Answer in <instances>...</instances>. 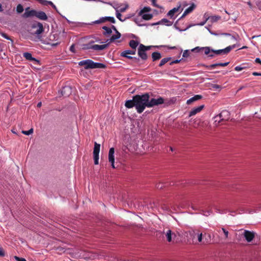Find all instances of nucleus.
Wrapping results in <instances>:
<instances>
[{
    "label": "nucleus",
    "mask_w": 261,
    "mask_h": 261,
    "mask_svg": "<svg viewBox=\"0 0 261 261\" xmlns=\"http://www.w3.org/2000/svg\"><path fill=\"white\" fill-rule=\"evenodd\" d=\"M106 21H110L112 23H115L116 22V20L114 17L111 16H106L100 18L98 20L93 22V23L99 24L105 23Z\"/></svg>",
    "instance_id": "8"
},
{
    "label": "nucleus",
    "mask_w": 261,
    "mask_h": 261,
    "mask_svg": "<svg viewBox=\"0 0 261 261\" xmlns=\"http://www.w3.org/2000/svg\"><path fill=\"white\" fill-rule=\"evenodd\" d=\"M221 230L223 232L224 235H225V238L226 239L228 238V231L227 230H226L225 229H224V228H221ZM220 231L221 230H219L218 231L219 232H220Z\"/></svg>",
    "instance_id": "42"
},
{
    "label": "nucleus",
    "mask_w": 261,
    "mask_h": 261,
    "mask_svg": "<svg viewBox=\"0 0 261 261\" xmlns=\"http://www.w3.org/2000/svg\"><path fill=\"white\" fill-rule=\"evenodd\" d=\"M173 235H174V236H175V234L173 233L171 230L169 229L167 231L165 236H166L167 240L168 242H171L172 241Z\"/></svg>",
    "instance_id": "30"
},
{
    "label": "nucleus",
    "mask_w": 261,
    "mask_h": 261,
    "mask_svg": "<svg viewBox=\"0 0 261 261\" xmlns=\"http://www.w3.org/2000/svg\"><path fill=\"white\" fill-rule=\"evenodd\" d=\"M156 0H152V4L153 6L159 8V6L156 4Z\"/></svg>",
    "instance_id": "60"
},
{
    "label": "nucleus",
    "mask_w": 261,
    "mask_h": 261,
    "mask_svg": "<svg viewBox=\"0 0 261 261\" xmlns=\"http://www.w3.org/2000/svg\"><path fill=\"white\" fill-rule=\"evenodd\" d=\"M125 58H126L129 59H134L135 60V61L137 62L139 60V58H137L136 57H133L132 56H128V55H126V57H124Z\"/></svg>",
    "instance_id": "47"
},
{
    "label": "nucleus",
    "mask_w": 261,
    "mask_h": 261,
    "mask_svg": "<svg viewBox=\"0 0 261 261\" xmlns=\"http://www.w3.org/2000/svg\"><path fill=\"white\" fill-rule=\"evenodd\" d=\"M102 29H103L105 31L103 32V35L105 36H106V37L110 36L112 33V29L110 28H109L108 27L103 26L102 27Z\"/></svg>",
    "instance_id": "25"
},
{
    "label": "nucleus",
    "mask_w": 261,
    "mask_h": 261,
    "mask_svg": "<svg viewBox=\"0 0 261 261\" xmlns=\"http://www.w3.org/2000/svg\"><path fill=\"white\" fill-rule=\"evenodd\" d=\"M140 45H141V47H143V48L144 49L145 52L147 50H149L151 47V46H145L144 45H143L142 44H141Z\"/></svg>",
    "instance_id": "45"
},
{
    "label": "nucleus",
    "mask_w": 261,
    "mask_h": 261,
    "mask_svg": "<svg viewBox=\"0 0 261 261\" xmlns=\"http://www.w3.org/2000/svg\"><path fill=\"white\" fill-rule=\"evenodd\" d=\"M115 33H116L115 35H112L111 36V37L110 38V42H113L116 40H117L121 37V35L119 32H116Z\"/></svg>",
    "instance_id": "33"
},
{
    "label": "nucleus",
    "mask_w": 261,
    "mask_h": 261,
    "mask_svg": "<svg viewBox=\"0 0 261 261\" xmlns=\"http://www.w3.org/2000/svg\"><path fill=\"white\" fill-rule=\"evenodd\" d=\"M171 60V57H167V58H165L162 59L159 65V67L163 66L164 65H165L168 62L170 61Z\"/></svg>",
    "instance_id": "34"
},
{
    "label": "nucleus",
    "mask_w": 261,
    "mask_h": 261,
    "mask_svg": "<svg viewBox=\"0 0 261 261\" xmlns=\"http://www.w3.org/2000/svg\"><path fill=\"white\" fill-rule=\"evenodd\" d=\"M213 119L214 120V124L215 126H218V125L223 124V122L222 121V119H221V118L219 117L218 115L215 116L213 118Z\"/></svg>",
    "instance_id": "29"
},
{
    "label": "nucleus",
    "mask_w": 261,
    "mask_h": 261,
    "mask_svg": "<svg viewBox=\"0 0 261 261\" xmlns=\"http://www.w3.org/2000/svg\"><path fill=\"white\" fill-rule=\"evenodd\" d=\"M139 45V42L134 40H131L129 42V45L132 49L136 50V48Z\"/></svg>",
    "instance_id": "31"
},
{
    "label": "nucleus",
    "mask_w": 261,
    "mask_h": 261,
    "mask_svg": "<svg viewBox=\"0 0 261 261\" xmlns=\"http://www.w3.org/2000/svg\"><path fill=\"white\" fill-rule=\"evenodd\" d=\"M116 17L119 20H120L121 21H124L125 19H121V16H122V15L121 14V13L119 12V11L118 12H116Z\"/></svg>",
    "instance_id": "44"
},
{
    "label": "nucleus",
    "mask_w": 261,
    "mask_h": 261,
    "mask_svg": "<svg viewBox=\"0 0 261 261\" xmlns=\"http://www.w3.org/2000/svg\"><path fill=\"white\" fill-rule=\"evenodd\" d=\"M201 50H203L205 55H208L211 51V48L210 47H196L192 49V51L195 53H199Z\"/></svg>",
    "instance_id": "13"
},
{
    "label": "nucleus",
    "mask_w": 261,
    "mask_h": 261,
    "mask_svg": "<svg viewBox=\"0 0 261 261\" xmlns=\"http://www.w3.org/2000/svg\"><path fill=\"white\" fill-rule=\"evenodd\" d=\"M165 24L167 26H171L173 24V22L172 21H170L168 20V19L166 18H163L161 20L159 21V22L154 23V24Z\"/></svg>",
    "instance_id": "23"
},
{
    "label": "nucleus",
    "mask_w": 261,
    "mask_h": 261,
    "mask_svg": "<svg viewBox=\"0 0 261 261\" xmlns=\"http://www.w3.org/2000/svg\"><path fill=\"white\" fill-rule=\"evenodd\" d=\"M204 122L200 119H196L194 120L193 126L194 128H198L199 127H203Z\"/></svg>",
    "instance_id": "24"
},
{
    "label": "nucleus",
    "mask_w": 261,
    "mask_h": 261,
    "mask_svg": "<svg viewBox=\"0 0 261 261\" xmlns=\"http://www.w3.org/2000/svg\"><path fill=\"white\" fill-rule=\"evenodd\" d=\"M243 236L248 242H251L255 237V233L253 231L245 230L243 233Z\"/></svg>",
    "instance_id": "10"
},
{
    "label": "nucleus",
    "mask_w": 261,
    "mask_h": 261,
    "mask_svg": "<svg viewBox=\"0 0 261 261\" xmlns=\"http://www.w3.org/2000/svg\"><path fill=\"white\" fill-rule=\"evenodd\" d=\"M245 68L244 67H241V66H236L235 68H234V70L237 71H241L243 69H244Z\"/></svg>",
    "instance_id": "48"
},
{
    "label": "nucleus",
    "mask_w": 261,
    "mask_h": 261,
    "mask_svg": "<svg viewBox=\"0 0 261 261\" xmlns=\"http://www.w3.org/2000/svg\"><path fill=\"white\" fill-rule=\"evenodd\" d=\"M255 63H259L261 65V60H260L259 58H256L255 60Z\"/></svg>",
    "instance_id": "62"
},
{
    "label": "nucleus",
    "mask_w": 261,
    "mask_h": 261,
    "mask_svg": "<svg viewBox=\"0 0 261 261\" xmlns=\"http://www.w3.org/2000/svg\"><path fill=\"white\" fill-rule=\"evenodd\" d=\"M156 188L159 189H162L166 187V184L159 183L156 186Z\"/></svg>",
    "instance_id": "43"
},
{
    "label": "nucleus",
    "mask_w": 261,
    "mask_h": 261,
    "mask_svg": "<svg viewBox=\"0 0 261 261\" xmlns=\"http://www.w3.org/2000/svg\"><path fill=\"white\" fill-rule=\"evenodd\" d=\"M136 54V50L132 49V50H126L122 51L120 56L121 57H126V55H135Z\"/></svg>",
    "instance_id": "28"
},
{
    "label": "nucleus",
    "mask_w": 261,
    "mask_h": 261,
    "mask_svg": "<svg viewBox=\"0 0 261 261\" xmlns=\"http://www.w3.org/2000/svg\"><path fill=\"white\" fill-rule=\"evenodd\" d=\"M180 8V5H179L177 7L173 8L168 12L167 15L169 16L170 18H172L174 14L179 11Z\"/></svg>",
    "instance_id": "20"
},
{
    "label": "nucleus",
    "mask_w": 261,
    "mask_h": 261,
    "mask_svg": "<svg viewBox=\"0 0 261 261\" xmlns=\"http://www.w3.org/2000/svg\"><path fill=\"white\" fill-rule=\"evenodd\" d=\"M202 96L201 95H196L187 101V104L190 105L194 101L201 99Z\"/></svg>",
    "instance_id": "21"
},
{
    "label": "nucleus",
    "mask_w": 261,
    "mask_h": 261,
    "mask_svg": "<svg viewBox=\"0 0 261 261\" xmlns=\"http://www.w3.org/2000/svg\"><path fill=\"white\" fill-rule=\"evenodd\" d=\"M106 21H110L112 23H115L116 22V20L114 17L111 16H106L100 18L98 20L93 22V23L99 24L105 23Z\"/></svg>",
    "instance_id": "7"
},
{
    "label": "nucleus",
    "mask_w": 261,
    "mask_h": 261,
    "mask_svg": "<svg viewBox=\"0 0 261 261\" xmlns=\"http://www.w3.org/2000/svg\"><path fill=\"white\" fill-rule=\"evenodd\" d=\"M100 145L96 142L94 143V147L93 149V158L94 164L95 165L98 164L99 161V153L100 151Z\"/></svg>",
    "instance_id": "5"
},
{
    "label": "nucleus",
    "mask_w": 261,
    "mask_h": 261,
    "mask_svg": "<svg viewBox=\"0 0 261 261\" xmlns=\"http://www.w3.org/2000/svg\"><path fill=\"white\" fill-rule=\"evenodd\" d=\"M110 28L112 29V30H114V31L115 32V33H116V32H118V30H117V29H116V27H115V26H114V25H111V28Z\"/></svg>",
    "instance_id": "59"
},
{
    "label": "nucleus",
    "mask_w": 261,
    "mask_h": 261,
    "mask_svg": "<svg viewBox=\"0 0 261 261\" xmlns=\"http://www.w3.org/2000/svg\"><path fill=\"white\" fill-rule=\"evenodd\" d=\"M34 132L33 128H31L29 130H22V133L25 135H30L32 134Z\"/></svg>",
    "instance_id": "39"
},
{
    "label": "nucleus",
    "mask_w": 261,
    "mask_h": 261,
    "mask_svg": "<svg viewBox=\"0 0 261 261\" xmlns=\"http://www.w3.org/2000/svg\"><path fill=\"white\" fill-rule=\"evenodd\" d=\"M24 18L36 17L41 20H47L48 17L46 13L42 11H36L35 10L31 9L30 7L25 9V12L22 15Z\"/></svg>",
    "instance_id": "2"
},
{
    "label": "nucleus",
    "mask_w": 261,
    "mask_h": 261,
    "mask_svg": "<svg viewBox=\"0 0 261 261\" xmlns=\"http://www.w3.org/2000/svg\"><path fill=\"white\" fill-rule=\"evenodd\" d=\"M114 152L115 149L114 148L112 147L110 149L109 151V161L111 163V166L113 168L115 169V167L114 165Z\"/></svg>",
    "instance_id": "12"
},
{
    "label": "nucleus",
    "mask_w": 261,
    "mask_h": 261,
    "mask_svg": "<svg viewBox=\"0 0 261 261\" xmlns=\"http://www.w3.org/2000/svg\"><path fill=\"white\" fill-rule=\"evenodd\" d=\"M23 56L27 60L33 61L36 63H39V61L36 59L35 58H33L32 56V54L28 52H25L23 54Z\"/></svg>",
    "instance_id": "19"
},
{
    "label": "nucleus",
    "mask_w": 261,
    "mask_h": 261,
    "mask_svg": "<svg viewBox=\"0 0 261 261\" xmlns=\"http://www.w3.org/2000/svg\"><path fill=\"white\" fill-rule=\"evenodd\" d=\"M49 1H46V0H40L39 3L43 5H48V2H49Z\"/></svg>",
    "instance_id": "52"
},
{
    "label": "nucleus",
    "mask_w": 261,
    "mask_h": 261,
    "mask_svg": "<svg viewBox=\"0 0 261 261\" xmlns=\"http://www.w3.org/2000/svg\"><path fill=\"white\" fill-rule=\"evenodd\" d=\"M149 98V94L147 93L142 95H136L133 97V99L125 101V106L128 109L135 107L137 112L140 114L146 107L148 108V100Z\"/></svg>",
    "instance_id": "1"
},
{
    "label": "nucleus",
    "mask_w": 261,
    "mask_h": 261,
    "mask_svg": "<svg viewBox=\"0 0 261 261\" xmlns=\"http://www.w3.org/2000/svg\"><path fill=\"white\" fill-rule=\"evenodd\" d=\"M207 55L208 56V57L212 58L214 57L216 55H215V53L211 51H210V53Z\"/></svg>",
    "instance_id": "54"
},
{
    "label": "nucleus",
    "mask_w": 261,
    "mask_h": 261,
    "mask_svg": "<svg viewBox=\"0 0 261 261\" xmlns=\"http://www.w3.org/2000/svg\"><path fill=\"white\" fill-rule=\"evenodd\" d=\"M71 92V89L69 87H64L62 90V94L65 96L69 95Z\"/></svg>",
    "instance_id": "32"
},
{
    "label": "nucleus",
    "mask_w": 261,
    "mask_h": 261,
    "mask_svg": "<svg viewBox=\"0 0 261 261\" xmlns=\"http://www.w3.org/2000/svg\"><path fill=\"white\" fill-rule=\"evenodd\" d=\"M204 108V105H201L197 108L193 109L189 113V117H191L200 112Z\"/></svg>",
    "instance_id": "18"
},
{
    "label": "nucleus",
    "mask_w": 261,
    "mask_h": 261,
    "mask_svg": "<svg viewBox=\"0 0 261 261\" xmlns=\"http://www.w3.org/2000/svg\"><path fill=\"white\" fill-rule=\"evenodd\" d=\"M128 6L127 4H126L124 7H121L119 8V11L120 12H124L126 11V10L128 8Z\"/></svg>",
    "instance_id": "40"
},
{
    "label": "nucleus",
    "mask_w": 261,
    "mask_h": 261,
    "mask_svg": "<svg viewBox=\"0 0 261 261\" xmlns=\"http://www.w3.org/2000/svg\"><path fill=\"white\" fill-rule=\"evenodd\" d=\"M70 51H71L73 53H74L75 51H74V45L73 44H72L70 47Z\"/></svg>",
    "instance_id": "61"
},
{
    "label": "nucleus",
    "mask_w": 261,
    "mask_h": 261,
    "mask_svg": "<svg viewBox=\"0 0 261 261\" xmlns=\"http://www.w3.org/2000/svg\"><path fill=\"white\" fill-rule=\"evenodd\" d=\"M108 45L107 44L102 45L94 44L90 46L89 48L95 50H102L106 49L108 47Z\"/></svg>",
    "instance_id": "17"
},
{
    "label": "nucleus",
    "mask_w": 261,
    "mask_h": 261,
    "mask_svg": "<svg viewBox=\"0 0 261 261\" xmlns=\"http://www.w3.org/2000/svg\"><path fill=\"white\" fill-rule=\"evenodd\" d=\"M151 56L153 61L159 60L162 58L161 53L158 51L153 52Z\"/></svg>",
    "instance_id": "27"
},
{
    "label": "nucleus",
    "mask_w": 261,
    "mask_h": 261,
    "mask_svg": "<svg viewBox=\"0 0 261 261\" xmlns=\"http://www.w3.org/2000/svg\"><path fill=\"white\" fill-rule=\"evenodd\" d=\"M164 102L163 98L160 97L158 98H148V108H151L154 106H159L163 104Z\"/></svg>",
    "instance_id": "4"
},
{
    "label": "nucleus",
    "mask_w": 261,
    "mask_h": 261,
    "mask_svg": "<svg viewBox=\"0 0 261 261\" xmlns=\"http://www.w3.org/2000/svg\"><path fill=\"white\" fill-rule=\"evenodd\" d=\"M138 56L143 60H146L147 59V55L144 50V49L143 48V47H141V45L140 44L139 47L138 49Z\"/></svg>",
    "instance_id": "15"
},
{
    "label": "nucleus",
    "mask_w": 261,
    "mask_h": 261,
    "mask_svg": "<svg viewBox=\"0 0 261 261\" xmlns=\"http://www.w3.org/2000/svg\"><path fill=\"white\" fill-rule=\"evenodd\" d=\"M198 238V241L199 242H201L202 243V242L203 241V236L202 233L198 234L197 236Z\"/></svg>",
    "instance_id": "41"
},
{
    "label": "nucleus",
    "mask_w": 261,
    "mask_h": 261,
    "mask_svg": "<svg viewBox=\"0 0 261 261\" xmlns=\"http://www.w3.org/2000/svg\"><path fill=\"white\" fill-rule=\"evenodd\" d=\"M228 64H229V62H226V63H218V65H219V66H226L228 65Z\"/></svg>",
    "instance_id": "56"
},
{
    "label": "nucleus",
    "mask_w": 261,
    "mask_h": 261,
    "mask_svg": "<svg viewBox=\"0 0 261 261\" xmlns=\"http://www.w3.org/2000/svg\"><path fill=\"white\" fill-rule=\"evenodd\" d=\"M141 16L143 19L146 20L151 19L153 17V15L151 14H143Z\"/></svg>",
    "instance_id": "36"
},
{
    "label": "nucleus",
    "mask_w": 261,
    "mask_h": 261,
    "mask_svg": "<svg viewBox=\"0 0 261 261\" xmlns=\"http://www.w3.org/2000/svg\"><path fill=\"white\" fill-rule=\"evenodd\" d=\"M180 60H174V61H172V62H171L170 63V65H172L174 64L178 63L180 62Z\"/></svg>",
    "instance_id": "53"
},
{
    "label": "nucleus",
    "mask_w": 261,
    "mask_h": 261,
    "mask_svg": "<svg viewBox=\"0 0 261 261\" xmlns=\"http://www.w3.org/2000/svg\"><path fill=\"white\" fill-rule=\"evenodd\" d=\"M48 4L50 5V6H51L54 9H57L56 6L52 2L50 1L48 2Z\"/></svg>",
    "instance_id": "58"
},
{
    "label": "nucleus",
    "mask_w": 261,
    "mask_h": 261,
    "mask_svg": "<svg viewBox=\"0 0 261 261\" xmlns=\"http://www.w3.org/2000/svg\"><path fill=\"white\" fill-rule=\"evenodd\" d=\"M233 46H229L226 47L224 49H219V50H214L213 49H211V51H213L215 53L216 55H226L230 51V50L233 48Z\"/></svg>",
    "instance_id": "9"
},
{
    "label": "nucleus",
    "mask_w": 261,
    "mask_h": 261,
    "mask_svg": "<svg viewBox=\"0 0 261 261\" xmlns=\"http://www.w3.org/2000/svg\"><path fill=\"white\" fill-rule=\"evenodd\" d=\"M221 19V17L218 15H214L211 16L210 17H207L206 19V21L210 20V21L212 23L217 22Z\"/></svg>",
    "instance_id": "26"
},
{
    "label": "nucleus",
    "mask_w": 261,
    "mask_h": 261,
    "mask_svg": "<svg viewBox=\"0 0 261 261\" xmlns=\"http://www.w3.org/2000/svg\"><path fill=\"white\" fill-rule=\"evenodd\" d=\"M211 242V236L209 233H205L203 234V244H210Z\"/></svg>",
    "instance_id": "22"
},
{
    "label": "nucleus",
    "mask_w": 261,
    "mask_h": 261,
    "mask_svg": "<svg viewBox=\"0 0 261 261\" xmlns=\"http://www.w3.org/2000/svg\"><path fill=\"white\" fill-rule=\"evenodd\" d=\"M189 56V52L188 50H185L182 54V57L187 58Z\"/></svg>",
    "instance_id": "51"
},
{
    "label": "nucleus",
    "mask_w": 261,
    "mask_h": 261,
    "mask_svg": "<svg viewBox=\"0 0 261 261\" xmlns=\"http://www.w3.org/2000/svg\"><path fill=\"white\" fill-rule=\"evenodd\" d=\"M196 8V5L193 3L191 4V5L186 9L185 11H184V13L181 15V16L179 18V19H182L184 18L186 15H187L188 14L191 13Z\"/></svg>",
    "instance_id": "16"
},
{
    "label": "nucleus",
    "mask_w": 261,
    "mask_h": 261,
    "mask_svg": "<svg viewBox=\"0 0 261 261\" xmlns=\"http://www.w3.org/2000/svg\"><path fill=\"white\" fill-rule=\"evenodd\" d=\"M151 10L150 7H145L139 13V15L141 16L145 12H149Z\"/></svg>",
    "instance_id": "37"
},
{
    "label": "nucleus",
    "mask_w": 261,
    "mask_h": 261,
    "mask_svg": "<svg viewBox=\"0 0 261 261\" xmlns=\"http://www.w3.org/2000/svg\"><path fill=\"white\" fill-rule=\"evenodd\" d=\"M110 5H111L112 7H113V8L115 9L116 12L119 11V8L121 6V5H120L117 3H109Z\"/></svg>",
    "instance_id": "35"
},
{
    "label": "nucleus",
    "mask_w": 261,
    "mask_h": 261,
    "mask_svg": "<svg viewBox=\"0 0 261 261\" xmlns=\"http://www.w3.org/2000/svg\"><path fill=\"white\" fill-rule=\"evenodd\" d=\"M207 21H206V19L205 20V21H203V22H200L199 25H203L204 24H205V23H206Z\"/></svg>",
    "instance_id": "64"
},
{
    "label": "nucleus",
    "mask_w": 261,
    "mask_h": 261,
    "mask_svg": "<svg viewBox=\"0 0 261 261\" xmlns=\"http://www.w3.org/2000/svg\"><path fill=\"white\" fill-rule=\"evenodd\" d=\"M217 66H219V65H218V63L211 64L209 66H206V67L208 69H213V68H215Z\"/></svg>",
    "instance_id": "46"
},
{
    "label": "nucleus",
    "mask_w": 261,
    "mask_h": 261,
    "mask_svg": "<svg viewBox=\"0 0 261 261\" xmlns=\"http://www.w3.org/2000/svg\"><path fill=\"white\" fill-rule=\"evenodd\" d=\"M5 256V251L2 247H0V256L4 257Z\"/></svg>",
    "instance_id": "49"
},
{
    "label": "nucleus",
    "mask_w": 261,
    "mask_h": 261,
    "mask_svg": "<svg viewBox=\"0 0 261 261\" xmlns=\"http://www.w3.org/2000/svg\"><path fill=\"white\" fill-rule=\"evenodd\" d=\"M14 258H15V260L17 261H27L25 258H22V257H18L16 256H15L14 257Z\"/></svg>",
    "instance_id": "50"
},
{
    "label": "nucleus",
    "mask_w": 261,
    "mask_h": 261,
    "mask_svg": "<svg viewBox=\"0 0 261 261\" xmlns=\"http://www.w3.org/2000/svg\"><path fill=\"white\" fill-rule=\"evenodd\" d=\"M48 39L50 41L48 44L52 46H56L60 43V41L59 40V36L57 34H51Z\"/></svg>",
    "instance_id": "6"
},
{
    "label": "nucleus",
    "mask_w": 261,
    "mask_h": 261,
    "mask_svg": "<svg viewBox=\"0 0 261 261\" xmlns=\"http://www.w3.org/2000/svg\"><path fill=\"white\" fill-rule=\"evenodd\" d=\"M213 88L216 89H221V86L219 85L215 84L213 86Z\"/></svg>",
    "instance_id": "57"
},
{
    "label": "nucleus",
    "mask_w": 261,
    "mask_h": 261,
    "mask_svg": "<svg viewBox=\"0 0 261 261\" xmlns=\"http://www.w3.org/2000/svg\"><path fill=\"white\" fill-rule=\"evenodd\" d=\"M32 28L37 29L36 31H35V34L36 35H40L42 34L44 30L43 24L40 22L34 23L32 25Z\"/></svg>",
    "instance_id": "11"
},
{
    "label": "nucleus",
    "mask_w": 261,
    "mask_h": 261,
    "mask_svg": "<svg viewBox=\"0 0 261 261\" xmlns=\"http://www.w3.org/2000/svg\"><path fill=\"white\" fill-rule=\"evenodd\" d=\"M1 35L4 37L5 38L8 39V40H10V38L5 33H1Z\"/></svg>",
    "instance_id": "55"
},
{
    "label": "nucleus",
    "mask_w": 261,
    "mask_h": 261,
    "mask_svg": "<svg viewBox=\"0 0 261 261\" xmlns=\"http://www.w3.org/2000/svg\"><path fill=\"white\" fill-rule=\"evenodd\" d=\"M218 116L222 119L223 122L228 121L230 118L229 112L227 110L222 111Z\"/></svg>",
    "instance_id": "14"
},
{
    "label": "nucleus",
    "mask_w": 261,
    "mask_h": 261,
    "mask_svg": "<svg viewBox=\"0 0 261 261\" xmlns=\"http://www.w3.org/2000/svg\"><path fill=\"white\" fill-rule=\"evenodd\" d=\"M79 65L84 66V68L85 69L105 68L106 67V65L105 64L94 62L90 59L81 61L79 62Z\"/></svg>",
    "instance_id": "3"
},
{
    "label": "nucleus",
    "mask_w": 261,
    "mask_h": 261,
    "mask_svg": "<svg viewBox=\"0 0 261 261\" xmlns=\"http://www.w3.org/2000/svg\"><path fill=\"white\" fill-rule=\"evenodd\" d=\"M24 10L23 7L21 4H18L16 7V11L18 13H22Z\"/></svg>",
    "instance_id": "38"
},
{
    "label": "nucleus",
    "mask_w": 261,
    "mask_h": 261,
    "mask_svg": "<svg viewBox=\"0 0 261 261\" xmlns=\"http://www.w3.org/2000/svg\"><path fill=\"white\" fill-rule=\"evenodd\" d=\"M252 74L253 75H255V76H256V75H261V73H258V72H253Z\"/></svg>",
    "instance_id": "63"
}]
</instances>
